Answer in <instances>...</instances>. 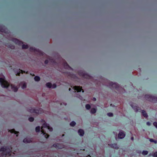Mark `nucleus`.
<instances>
[{
	"label": "nucleus",
	"instance_id": "nucleus-1",
	"mask_svg": "<svg viewBox=\"0 0 157 157\" xmlns=\"http://www.w3.org/2000/svg\"><path fill=\"white\" fill-rule=\"evenodd\" d=\"M44 128L48 129L50 131L52 132L53 130L52 127H50L49 124L46 123H44L41 128V132L42 133L45 134V130Z\"/></svg>",
	"mask_w": 157,
	"mask_h": 157
},
{
	"label": "nucleus",
	"instance_id": "nucleus-2",
	"mask_svg": "<svg viewBox=\"0 0 157 157\" xmlns=\"http://www.w3.org/2000/svg\"><path fill=\"white\" fill-rule=\"evenodd\" d=\"M0 83L2 86L3 88H7L9 85V83L6 80L4 76L0 78Z\"/></svg>",
	"mask_w": 157,
	"mask_h": 157
},
{
	"label": "nucleus",
	"instance_id": "nucleus-3",
	"mask_svg": "<svg viewBox=\"0 0 157 157\" xmlns=\"http://www.w3.org/2000/svg\"><path fill=\"white\" fill-rule=\"evenodd\" d=\"M46 86L48 88H55L56 87V85L55 84H52L50 82L47 83Z\"/></svg>",
	"mask_w": 157,
	"mask_h": 157
},
{
	"label": "nucleus",
	"instance_id": "nucleus-4",
	"mask_svg": "<svg viewBox=\"0 0 157 157\" xmlns=\"http://www.w3.org/2000/svg\"><path fill=\"white\" fill-rule=\"evenodd\" d=\"M125 136V134L123 131H120L118 134L119 138L122 139Z\"/></svg>",
	"mask_w": 157,
	"mask_h": 157
},
{
	"label": "nucleus",
	"instance_id": "nucleus-5",
	"mask_svg": "<svg viewBox=\"0 0 157 157\" xmlns=\"http://www.w3.org/2000/svg\"><path fill=\"white\" fill-rule=\"evenodd\" d=\"M19 86L22 89H24L27 87V83L24 82H21L19 84Z\"/></svg>",
	"mask_w": 157,
	"mask_h": 157
},
{
	"label": "nucleus",
	"instance_id": "nucleus-6",
	"mask_svg": "<svg viewBox=\"0 0 157 157\" xmlns=\"http://www.w3.org/2000/svg\"><path fill=\"white\" fill-rule=\"evenodd\" d=\"M74 89L78 92L81 91L82 90L81 87L78 86H75L74 87Z\"/></svg>",
	"mask_w": 157,
	"mask_h": 157
},
{
	"label": "nucleus",
	"instance_id": "nucleus-7",
	"mask_svg": "<svg viewBox=\"0 0 157 157\" xmlns=\"http://www.w3.org/2000/svg\"><path fill=\"white\" fill-rule=\"evenodd\" d=\"M11 87L12 89V90L14 91V92H16L18 89V88L16 86L13 85H11Z\"/></svg>",
	"mask_w": 157,
	"mask_h": 157
},
{
	"label": "nucleus",
	"instance_id": "nucleus-8",
	"mask_svg": "<svg viewBox=\"0 0 157 157\" xmlns=\"http://www.w3.org/2000/svg\"><path fill=\"white\" fill-rule=\"evenodd\" d=\"M78 132L79 135L81 136H83L84 134V132L82 129H79Z\"/></svg>",
	"mask_w": 157,
	"mask_h": 157
},
{
	"label": "nucleus",
	"instance_id": "nucleus-9",
	"mask_svg": "<svg viewBox=\"0 0 157 157\" xmlns=\"http://www.w3.org/2000/svg\"><path fill=\"white\" fill-rule=\"evenodd\" d=\"M23 142L25 143H29L31 142V140L29 139L25 138L23 140Z\"/></svg>",
	"mask_w": 157,
	"mask_h": 157
},
{
	"label": "nucleus",
	"instance_id": "nucleus-10",
	"mask_svg": "<svg viewBox=\"0 0 157 157\" xmlns=\"http://www.w3.org/2000/svg\"><path fill=\"white\" fill-rule=\"evenodd\" d=\"M142 113L143 116L146 118H147L148 117L147 114L146 113L145 111L144 110H142Z\"/></svg>",
	"mask_w": 157,
	"mask_h": 157
},
{
	"label": "nucleus",
	"instance_id": "nucleus-11",
	"mask_svg": "<svg viewBox=\"0 0 157 157\" xmlns=\"http://www.w3.org/2000/svg\"><path fill=\"white\" fill-rule=\"evenodd\" d=\"M97 109L95 108H92L91 109L90 111V113H91L94 114L96 112Z\"/></svg>",
	"mask_w": 157,
	"mask_h": 157
},
{
	"label": "nucleus",
	"instance_id": "nucleus-12",
	"mask_svg": "<svg viewBox=\"0 0 157 157\" xmlns=\"http://www.w3.org/2000/svg\"><path fill=\"white\" fill-rule=\"evenodd\" d=\"M111 146L112 147L116 149L118 148V146L117 145V144H113L111 145Z\"/></svg>",
	"mask_w": 157,
	"mask_h": 157
},
{
	"label": "nucleus",
	"instance_id": "nucleus-13",
	"mask_svg": "<svg viewBox=\"0 0 157 157\" xmlns=\"http://www.w3.org/2000/svg\"><path fill=\"white\" fill-rule=\"evenodd\" d=\"M34 79L37 82L39 81L40 80V78L39 76H35L34 78Z\"/></svg>",
	"mask_w": 157,
	"mask_h": 157
},
{
	"label": "nucleus",
	"instance_id": "nucleus-14",
	"mask_svg": "<svg viewBox=\"0 0 157 157\" xmlns=\"http://www.w3.org/2000/svg\"><path fill=\"white\" fill-rule=\"evenodd\" d=\"M10 132L11 133H14L15 134H16V136H17V134L19 132H18L15 131L14 129H12L10 131Z\"/></svg>",
	"mask_w": 157,
	"mask_h": 157
},
{
	"label": "nucleus",
	"instance_id": "nucleus-15",
	"mask_svg": "<svg viewBox=\"0 0 157 157\" xmlns=\"http://www.w3.org/2000/svg\"><path fill=\"white\" fill-rule=\"evenodd\" d=\"M148 153V152L147 151H143L142 152V154L144 155H147Z\"/></svg>",
	"mask_w": 157,
	"mask_h": 157
},
{
	"label": "nucleus",
	"instance_id": "nucleus-16",
	"mask_svg": "<svg viewBox=\"0 0 157 157\" xmlns=\"http://www.w3.org/2000/svg\"><path fill=\"white\" fill-rule=\"evenodd\" d=\"M21 72L22 73L23 71L21 70H19L18 71H17L15 72V73L16 75H20V73Z\"/></svg>",
	"mask_w": 157,
	"mask_h": 157
},
{
	"label": "nucleus",
	"instance_id": "nucleus-17",
	"mask_svg": "<svg viewBox=\"0 0 157 157\" xmlns=\"http://www.w3.org/2000/svg\"><path fill=\"white\" fill-rule=\"evenodd\" d=\"M76 124V123L75 121H72L70 123V125L71 126H74Z\"/></svg>",
	"mask_w": 157,
	"mask_h": 157
},
{
	"label": "nucleus",
	"instance_id": "nucleus-18",
	"mask_svg": "<svg viewBox=\"0 0 157 157\" xmlns=\"http://www.w3.org/2000/svg\"><path fill=\"white\" fill-rule=\"evenodd\" d=\"M86 108L87 109H89L90 108V106L89 104H86Z\"/></svg>",
	"mask_w": 157,
	"mask_h": 157
},
{
	"label": "nucleus",
	"instance_id": "nucleus-19",
	"mask_svg": "<svg viewBox=\"0 0 157 157\" xmlns=\"http://www.w3.org/2000/svg\"><path fill=\"white\" fill-rule=\"evenodd\" d=\"M28 48V45H23L22 46V48L23 49H26Z\"/></svg>",
	"mask_w": 157,
	"mask_h": 157
},
{
	"label": "nucleus",
	"instance_id": "nucleus-20",
	"mask_svg": "<svg viewBox=\"0 0 157 157\" xmlns=\"http://www.w3.org/2000/svg\"><path fill=\"white\" fill-rule=\"evenodd\" d=\"M40 129V126L37 127L36 128V132H39Z\"/></svg>",
	"mask_w": 157,
	"mask_h": 157
},
{
	"label": "nucleus",
	"instance_id": "nucleus-21",
	"mask_svg": "<svg viewBox=\"0 0 157 157\" xmlns=\"http://www.w3.org/2000/svg\"><path fill=\"white\" fill-rule=\"evenodd\" d=\"M152 155L153 157H157V151L155 152Z\"/></svg>",
	"mask_w": 157,
	"mask_h": 157
},
{
	"label": "nucleus",
	"instance_id": "nucleus-22",
	"mask_svg": "<svg viewBox=\"0 0 157 157\" xmlns=\"http://www.w3.org/2000/svg\"><path fill=\"white\" fill-rule=\"evenodd\" d=\"M107 115L109 117H112L113 116V114L112 113H109L107 114Z\"/></svg>",
	"mask_w": 157,
	"mask_h": 157
},
{
	"label": "nucleus",
	"instance_id": "nucleus-23",
	"mask_svg": "<svg viewBox=\"0 0 157 157\" xmlns=\"http://www.w3.org/2000/svg\"><path fill=\"white\" fill-rule=\"evenodd\" d=\"M29 120L31 122L33 121L34 120V118L33 117H31L29 118Z\"/></svg>",
	"mask_w": 157,
	"mask_h": 157
},
{
	"label": "nucleus",
	"instance_id": "nucleus-24",
	"mask_svg": "<svg viewBox=\"0 0 157 157\" xmlns=\"http://www.w3.org/2000/svg\"><path fill=\"white\" fill-rule=\"evenodd\" d=\"M157 128V122H155L153 124Z\"/></svg>",
	"mask_w": 157,
	"mask_h": 157
},
{
	"label": "nucleus",
	"instance_id": "nucleus-25",
	"mask_svg": "<svg viewBox=\"0 0 157 157\" xmlns=\"http://www.w3.org/2000/svg\"><path fill=\"white\" fill-rule=\"evenodd\" d=\"M6 150V148H4V147H2L0 151H4Z\"/></svg>",
	"mask_w": 157,
	"mask_h": 157
},
{
	"label": "nucleus",
	"instance_id": "nucleus-26",
	"mask_svg": "<svg viewBox=\"0 0 157 157\" xmlns=\"http://www.w3.org/2000/svg\"><path fill=\"white\" fill-rule=\"evenodd\" d=\"M149 140H150V141L151 142H154V140H153V139H150Z\"/></svg>",
	"mask_w": 157,
	"mask_h": 157
},
{
	"label": "nucleus",
	"instance_id": "nucleus-27",
	"mask_svg": "<svg viewBox=\"0 0 157 157\" xmlns=\"http://www.w3.org/2000/svg\"><path fill=\"white\" fill-rule=\"evenodd\" d=\"M147 125H148V126H150L151 124V123L150 122H148L147 123Z\"/></svg>",
	"mask_w": 157,
	"mask_h": 157
},
{
	"label": "nucleus",
	"instance_id": "nucleus-28",
	"mask_svg": "<svg viewBox=\"0 0 157 157\" xmlns=\"http://www.w3.org/2000/svg\"><path fill=\"white\" fill-rule=\"evenodd\" d=\"M46 136H46L45 135V137L46 138H48V137L49 136H48V135L47 134H46Z\"/></svg>",
	"mask_w": 157,
	"mask_h": 157
},
{
	"label": "nucleus",
	"instance_id": "nucleus-29",
	"mask_svg": "<svg viewBox=\"0 0 157 157\" xmlns=\"http://www.w3.org/2000/svg\"><path fill=\"white\" fill-rule=\"evenodd\" d=\"M157 141H156L154 140L153 142L155 144H156V143H157Z\"/></svg>",
	"mask_w": 157,
	"mask_h": 157
},
{
	"label": "nucleus",
	"instance_id": "nucleus-30",
	"mask_svg": "<svg viewBox=\"0 0 157 157\" xmlns=\"http://www.w3.org/2000/svg\"><path fill=\"white\" fill-rule=\"evenodd\" d=\"M131 139H132V140H134V138H133V137H132L131 138Z\"/></svg>",
	"mask_w": 157,
	"mask_h": 157
},
{
	"label": "nucleus",
	"instance_id": "nucleus-31",
	"mask_svg": "<svg viewBox=\"0 0 157 157\" xmlns=\"http://www.w3.org/2000/svg\"><path fill=\"white\" fill-rule=\"evenodd\" d=\"M93 99H94V100L95 101H96V99L95 98H94Z\"/></svg>",
	"mask_w": 157,
	"mask_h": 157
},
{
	"label": "nucleus",
	"instance_id": "nucleus-32",
	"mask_svg": "<svg viewBox=\"0 0 157 157\" xmlns=\"http://www.w3.org/2000/svg\"><path fill=\"white\" fill-rule=\"evenodd\" d=\"M71 90V88H69V90L70 91Z\"/></svg>",
	"mask_w": 157,
	"mask_h": 157
},
{
	"label": "nucleus",
	"instance_id": "nucleus-33",
	"mask_svg": "<svg viewBox=\"0 0 157 157\" xmlns=\"http://www.w3.org/2000/svg\"><path fill=\"white\" fill-rule=\"evenodd\" d=\"M149 155H150V156L151 155V154H150Z\"/></svg>",
	"mask_w": 157,
	"mask_h": 157
},
{
	"label": "nucleus",
	"instance_id": "nucleus-34",
	"mask_svg": "<svg viewBox=\"0 0 157 157\" xmlns=\"http://www.w3.org/2000/svg\"><path fill=\"white\" fill-rule=\"evenodd\" d=\"M65 105H66V103H65Z\"/></svg>",
	"mask_w": 157,
	"mask_h": 157
},
{
	"label": "nucleus",
	"instance_id": "nucleus-35",
	"mask_svg": "<svg viewBox=\"0 0 157 157\" xmlns=\"http://www.w3.org/2000/svg\"><path fill=\"white\" fill-rule=\"evenodd\" d=\"M82 92H84V91H82Z\"/></svg>",
	"mask_w": 157,
	"mask_h": 157
}]
</instances>
